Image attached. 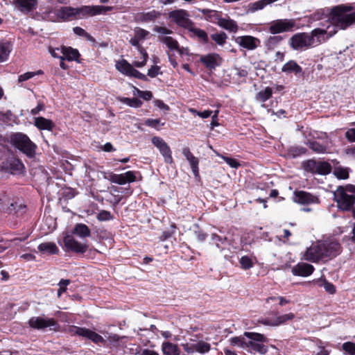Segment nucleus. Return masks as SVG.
<instances>
[{"label":"nucleus","instance_id":"obj_21","mask_svg":"<svg viewBox=\"0 0 355 355\" xmlns=\"http://www.w3.org/2000/svg\"><path fill=\"white\" fill-rule=\"evenodd\" d=\"M314 268L312 265L301 262L293 266L292 273L295 276L307 277L313 273Z\"/></svg>","mask_w":355,"mask_h":355},{"label":"nucleus","instance_id":"obj_17","mask_svg":"<svg viewBox=\"0 0 355 355\" xmlns=\"http://www.w3.org/2000/svg\"><path fill=\"white\" fill-rule=\"evenodd\" d=\"M31 327L37 329H43L46 327H55L57 323L53 318H43L41 317H32L28 320Z\"/></svg>","mask_w":355,"mask_h":355},{"label":"nucleus","instance_id":"obj_7","mask_svg":"<svg viewBox=\"0 0 355 355\" xmlns=\"http://www.w3.org/2000/svg\"><path fill=\"white\" fill-rule=\"evenodd\" d=\"M334 196L338 207L343 211L350 210L355 202V195L347 194L343 187H338Z\"/></svg>","mask_w":355,"mask_h":355},{"label":"nucleus","instance_id":"obj_30","mask_svg":"<svg viewBox=\"0 0 355 355\" xmlns=\"http://www.w3.org/2000/svg\"><path fill=\"white\" fill-rule=\"evenodd\" d=\"M217 24L224 29L229 31L236 33L238 31V26L232 19L220 18L219 21H217Z\"/></svg>","mask_w":355,"mask_h":355},{"label":"nucleus","instance_id":"obj_52","mask_svg":"<svg viewBox=\"0 0 355 355\" xmlns=\"http://www.w3.org/2000/svg\"><path fill=\"white\" fill-rule=\"evenodd\" d=\"M99 221H107L112 220L113 216L111 213L106 210H101L96 216Z\"/></svg>","mask_w":355,"mask_h":355},{"label":"nucleus","instance_id":"obj_35","mask_svg":"<svg viewBox=\"0 0 355 355\" xmlns=\"http://www.w3.org/2000/svg\"><path fill=\"white\" fill-rule=\"evenodd\" d=\"M83 338H88L96 344L105 342L101 336L87 328H85Z\"/></svg>","mask_w":355,"mask_h":355},{"label":"nucleus","instance_id":"obj_59","mask_svg":"<svg viewBox=\"0 0 355 355\" xmlns=\"http://www.w3.org/2000/svg\"><path fill=\"white\" fill-rule=\"evenodd\" d=\"M154 31L158 33L163 35H169L173 33V31L166 27L155 26L154 27Z\"/></svg>","mask_w":355,"mask_h":355},{"label":"nucleus","instance_id":"obj_55","mask_svg":"<svg viewBox=\"0 0 355 355\" xmlns=\"http://www.w3.org/2000/svg\"><path fill=\"white\" fill-rule=\"evenodd\" d=\"M225 162L226 163L230 165L232 168H237L240 166L239 162L233 158L225 157L224 155H220Z\"/></svg>","mask_w":355,"mask_h":355},{"label":"nucleus","instance_id":"obj_31","mask_svg":"<svg viewBox=\"0 0 355 355\" xmlns=\"http://www.w3.org/2000/svg\"><path fill=\"white\" fill-rule=\"evenodd\" d=\"M282 71L285 73L298 74L302 72V69L295 61L290 60L282 67Z\"/></svg>","mask_w":355,"mask_h":355},{"label":"nucleus","instance_id":"obj_56","mask_svg":"<svg viewBox=\"0 0 355 355\" xmlns=\"http://www.w3.org/2000/svg\"><path fill=\"white\" fill-rule=\"evenodd\" d=\"M142 55V57H143V60L139 62V61H135L134 62V65L136 67H144V65H146V62H147V60H148V53H146V51L144 50V49H141V52H140Z\"/></svg>","mask_w":355,"mask_h":355},{"label":"nucleus","instance_id":"obj_53","mask_svg":"<svg viewBox=\"0 0 355 355\" xmlns=\"http://www.w3.org/2000/svg\"><path fill=\"white\" fill-rule=\"evenodd\" d=\"M240 263L244 270L250 269L253 266L251 259L247 256H243L240 259Z\"/></svg>","mask_w":355,"mask_h":355},{"label":"nucleus","instance_id":"obj_10","mask_svg":"<svg viewBox=\"0 0 355 355\" xmlns=\"http://www.w3.org/2000/svg\"><path fill=\"white\" fill-rule=\"evenodd\" d=\"M291 46L295 50L308 49L313 46V37L310 33H300L293 35L291 39Z\"/></svg>","mask_w":355,"mask_h":355},{"label":"nucleus","instance_id":"obj_64","mask_svg":"<svg viewBox=\"0 0 355 355\" xmlns=\"http://www.w3.org/2000/svg\"><path fill=\"white\" fill-rule=\"evenodd\" d=\"M130 76H133L141 80L146 79V76L144 74L140 73L139 71L136 70L134 68L132 69V71L130 73Z\"/></svg>","mask_w":355,"mask_h":355},{"label":"nucleus","instance_id":"obj_49","mask_svg":"<svg viewBox=\"0 0 355 355\" xmlns=\"http://www.w3.org/2000/svg\"><path fill=\"white\" fill-rule=\"evenodd\" d=\"M342 349L348 355H355V343L352 342L344 343Z\"/></svg>","mask_w":355,"mask_h":355},{"label":"nucleus","instance_id":"obj_8","mask_svg":"<svg viewBox=\"0 0 355 355\" xmlns=\"http://www.w3.org/2000/svg\"><path fill=\"white\" fill-rule=\"evenodd\" d=\"M26 206L17 205L8 195L2 193L0 195V210L9 214H22L24 212Z\"/></svg>","mask_w":355,"mask_h":355},{"label":"nucleus","instance_id":"obj_61","mask_svg":"<svg viewBox=\"0 0 355 355\" xmlns=\"http://www.w3.org/2000/svg\"><path fill=\"white\" fill-rule=\"evenodd\" d=\"M34 75H35V73H33V72H26L24 74L20 75L18 77V81L19 83L24 82L25 80H27L31 78L32 77L34 76Z\"/></svg>","mask_w":355,"mask_h":355},{"label":"nucleus","instance_id":"obj_22","mask_svg":"<svg viewBox=\"0 0 355 355\" xmlns=\"http://www.w3.org/2000/svg\"><path fill=\"white\" fill-rule=\"evenodd\" d=\"M37 0H13V5L21 12L28 13L33 10Z\"/></svg>","mask_w":355,"mask_h":355},{"label":"nucleus","instance_id":"obj_19","mask_svg":"<svg viewBox=\"0 0 355 355\" xmlns=\"http://www.w3.org/2000/svg\"><path fill=\"white\" fill-rule=\"evenodd\" d=\"M161 12L155 10H150L147 12H139L135 16V20L141 23L155 21L161 16Z\"/></svg>","mask_w":355,"mask_h":355},{"label":"nucleus","instance_id":"obj_25","mask_svg":"<svg viewBox=\"0 0 355 355\" xmlns=\"http://www.w3.org/2000/svg\"><path fill=\"white\" fill-rule=\"evenodd\" d=\"M182 154L189 162L193 175L196 177H198L199 175L198 159L193 156L189 148H184L182 150Z\"/></svg>","mask_w":355,"mask_h":355},{"label":"nucleus","instance_id":"obj_45","mask_svg":"<svg viewBox=\"0 0 355 355\" xmlns=\"http://www.w3.org/2000/svg\"><path fill=\"white\" fill-rule=\"evenodd\" d=\"M281 36H270L266 41V46L268 49H273L282 40Z\"/></svg>","mask_w":355,"mask_h":355},{"label":"nucleus","instance_id":"obj_14","mask_svg":"<svg viewBox=\"0 0 355 355\" xmlns=\"http://www.w3.org/2000/svg\"><path fill=\"white\" fill-rule=\"evenodd\" d=\"M153 144L156 146L164 159V162L167 164H172L173 162L171 156V150L168 145L165 141L159 137H153L151 139Z\"/></svg>","mask_w":355,"mask_h":355},{"label":"nucleus","instance_id":"obj_15","mask_svg":"<svg viewBox=\"0 0 355 355\" xmlns=\"http://www.w3.org/2000/svg\"><path fill=\"white\" fill-rule=\"evenodd\" d=\"M64 243L67 250L76 253H84L88 249L86 243H81L76 241L71 235H67L64 238Z\"/></svg>","mask_w":355,"mask_h":355},{"label":"nucleus","instance_id":"obj_32","mask_svg":"<svg viewBox=\"0 0 355 355\" xmlns=\"http://www.w3.org/2000/svg\"><path fill=\"white\" fill-rule=\"evenodd\" d=\"M12 51L11 44L8 42L0 41V62L6 61Z\"/></svg>","mask_w":355,"mask_h":355},{"label":"nucleus","instance_id":"obj_58","mask_svg":"<svg viewBox=\"0 0 355 355\" xmlns=\"http://www.w3.org/2000/svg\"><path fill=\"white\" fill-rule=\"evenodd\" d=\"M323 286L327 293H329L330 294L335 293L336 288L331 283L324 280L323 282Z\"/></svg>","mask_w":355,"mask_h":355},{"label":"nucleus","instance_id":"obj_24","mask_svg":"<svg viewBox=\"0 0 355 355\" xmlns=\"http://www.w3.org/2000/svg\"><path fill=\"white\" fill-rule=\"evenodd\" d=\"M135 175L134 172L128 171L122 174H113L111 175L110 180L116 184H125L127 182H132L135 181Z\"/></svg>","mask_w":355,"mask_h":355},{"label":"nucleus","instance_id":"obj_42","mask_svg":"<svg viewBox=\"0 0 355 355\" xmlns=\"http://www.w3.org/2000/svg\"><path fill=\"white\" fill-rule=\"evenodd\" d=\"M189 31L192 32L195 35H196L198 38L202 40L205 43L208 42V35L205 31L194 27L193 24L192 25L191 28H190Z\"/></svg>","mask_w":355,"mask_h":355},{"label":"nucleus","instance_id":"obj_27","mask_svg":"<svg viewBox=\"0 0 355 355\" xmlns=\"http://www.w3.org/2000/svg\"><path fill=\"white\" fill-rule=\"evenodd\" d=\"M72 233L81 239L89 237L91 236V230L83 223H77L74 226Z\"/></svg>","mask_w":355,"mask_h":355},{"label":"nucleus","instance_id":"obj_28","mask_svg":"<svg viewBox=\"0 0 355 355\" xmlns=\"http://www.w3.org/2000/svg\"><path fill=\"white\" fill-rule=\"evenodd\" d=\"M57 51H60L62 56L68 60H76L80 56L78 50L71 47L62 46L61 49H57Z\"/></svg>","mask_w":355,"mask_h":355},{"label":"nucleus","instance_id":"obj_34","mask_svg":"<svg viewBox=\"0 0 355 355\" xmlns=\"http://www.w3.org/2000/svg\"><path fill=\"white\" fill-rule=\"evenodd\" d=\"M159 41L164 43L171 50H179V44L176 40L170 36H159Z\"/></svg>","mask_w":355,"mask_h":355},{"label":"nucleus","instance_id":"obj_3","mask_svg":"<svg viewBox=\"0 0 355 355\" xmlns=\"http://www.w3.org/2000/svg\"><path fill=\"white\" fill-rule=\"evenodd\" d=\"M9 139L12 146L28 157L35 156L37 146L31 141L26 135L21 132L12 133L10 135Z\"/></svg>","mask_w":355,"mask_h":355},{"label":"nucleus","instance_id":"obj_26","mask_svg":"<svg viewBox=\"0 0 355 355\" xmlns=\"http://www.w3.org/2000/svg\"><path fill=\"white\" fill-rule=\"evenodd\" d=\"M38 250L45 254H57L59 252L58 248L54 243L46 242L40 244L37 247Z\"/></svg>","mask_w":355,"mask_h":355},{"label":"nucleus","instance_id":"obj_44","mask_svg":"<svg viewBox=\"0 0 355 355\" xmlns=\"http://www.w3.org/2000/svg\"><path fill=\"white\" fill-rule=\"evenodd\" d=\"M211 38L218 45L223 46L226 42L227 35L224 32H220L211 35Z\"/></svg>","mask_w":355,"mask_h":355},{"label":"nucleus","instance_id":"obj_39","mask_svg":"<svg viewBox=\"0 0 355 355\" xmlns=\"http://www.w3.org/2000/svg\"><path fill=\"white\" fill-rule=\"evenodd\" d=\"M248 341L243 336L233 337L230 339V343L232 345L240 347L243 349H248Z\"/></svg>","mask_w":355,"mask_h":355},{"label":"nucleus","instance_id":"obj_9","mask_svg":"<svg viewBox=\"0 0 355 355\" xmlns=\"http://www.w3.org/2000/svg\"><path fill=\"white\" fill-rule=\"evenodd\" d=\"M181 345L187 354H193L195 352L205 354L211 349L209 343L202 340H196L193 338H191L189 341Z\"/></svg>","mask_w":355,"mask_h":355},{"label":"nucleus","instance_id":"obj_51","mask_svg":"<svg viewBox=\"0 0 355 355\" xmlns=\"http://www.w3.org/2000/svg\"><path fill=\"white\" fill-rule=\"evenodd\" d=\"M135 36L138 39L139 41L144 40L149 34L150 33L141 28L137 27L134 30Z\"/></svg>","mask_w":355,"mask_h":355},{"label":"nucleus","instance_id":"obj_12","mask_svg":"<svg viewBox=\"0 0 355 355\" xmlns=\"http://www.w3.org/2000/svg\"><path fill=\"white\" fill-rule=\"evenodd\" d=\"M169 18L179 26L189 30L193 23L189 18L188 12L184 10H176L169 12Z\"/></svg>","mask_w":355,"mask_h":355},{"label":"nucleus","instance_id":"obj_2","mask_svg":"<svg viewBox=\"0 0 355 355\" xmlns=\"http://www.w3.org/2000/svg\"><path fill=\"white\" fill-rule=\"evenodd\" d=\"M352 10V6L345 5L334 7L331 9V17H329L331 23L341 30H345L355 24V11L348 13Z\"/></svg>","mask_w":355,"mask_h":355},{"label":"nucleus","instance_id":"obj_60","mask_svg":"<svg viewBox=\"0 0 355 355\" xmlns=\"http://www.w3.org/2000/svg\"><path fill=\"white\" fill-rule=\"evenodd\" d=\"M346 138L351 142L355 141V128L349 129L345 133Z\"/></svg>","mask_w":355,"mask_h":355},{"label":"nucleus","instance_id":"obj_46","mask_svg":"<svg viewBox=\"0 0 355 355\" xmlns=\"http://www.w3.org/2000/svg\"><path fill=\"white\" fill-rule=\"evenodd\" d=\"M334 174L339 179H347L349 178V171L347 168L340 166L335 167Z\"/></svg>","mask_w":355,"mask_h":355},{"label":"nucleus","instance_id":"obj_1","mask_svg":"<svg viewBox=\"0 0 355 355\" xmlns=\"http://www.w3.org/2000/svg\"><path fill=\"white\" fill-rule=\"evenodd\" d=\"M341 252V247L336 240L318 242L307 248L304 259L311 262H318L324 259H332Z\"/></svg>","mask_w":355,"mask_h":355},{"label":"nucleus","instance_id":"obj_62","mask_svg":"<svg viewBox=\"0 0 355 355\" xmlns=\"http://www.w3.org/2000/svg\"><path fill=\"white\" fill-rule=\"evenodd\" d=\"M191 111L192 112L196 113L199 116H200L202 119L208 118L211 116L212 112L210 110H205L203 112H197L195 110L191 109Z\"/></svg>","mask_w":355,"mask_h":355},{"label":"nucleus","instance_id":"obj_16","mask_svg":"<svg viewBox=\"0 0 355 355\" xmlns=\"http://www.w3.org/2000/svg\"><path fill=\"white\" fill-rule=\"evenodd\" d=\"M200 61L207 69L213 71L221 64L223 60L217 53H209L202 55L200 58Z\"/></svg>","mask_w":355,"mask_h":355},{"label":"nucleus","instance_id":"obj_13","mask_svg":"<svg viewBox=\"0 0 355 355\" xmlns=\"http://www.w3.org/2000/svg\"><path fill=\"white\" fill-rule=\"evenodd\" d=\"M1 167L3 171L14 175L22 173L24 169V166L21 160L13 157L3 161Z\"/></svg>","mask_w":355,"mask_h":355},{"label":"nucleus","instance_id":"obj_57","mask_svg":"<svg viewBox=\"0 0 355 355\" xmlns=\"http://www.w3.org/2000/svg\"><path fill=\"white\" fill-rule=\"evenodd\" d=\"M318 162L315 160H309L304 164V168L306 171H311V173H315L316 170Z\"/></svg>","mask_w":355,"mask_h":355},{"label":"nucleus","instance_id":"obj_5","mask_svg":"<svg viewBox=\"0 0 355 355\" xmlns=\"http://www.w3.org/2000/svg\"><path fill=\"white\" fill-rule=\"evenodd\" d=\"M338 28L330 22L326 28H317L310 33V37H313V46H318L326 42L329 38L338 32Z\"/></svg>","mask_w":355,"mask_h":355},{"label":"nucleus","instance_id":"obj_50","mask_svg":"<svg viewBox=\"0 0 355 355\" xmlns=\"http://www.w3.org/2000/svg\"><path fill=\"white\" fill-rule=\"evenodd\" d=\"M85 328L78 327L76 326H71L68 329V332L71 336H78L83 337L85 333Z\"/></svg>","mask_w":355,"mask_h":355},{"label":"nucleus","instance_id":"obj_4","mask_svg":"<svg viewBox=\"0 0 355 355\" xmlns=\"http://www.w3.org/2000/svg\"><path fill=\"white\" fill-rule=\"evenodd\" d=\"M88 6L81 8H72L70 6L61 7L56 11L57 16L64 21L71 20L77 18H83L88 15Z\"/></svg>","mask_w":355,"mask_h":355},{"label":"nucleus","instance_id":"obj_20","mask_svg":"<svg viewBox=\"0 0 355 355\" xmlns=\"http://www.w3.org/2000/svg\"><path fill=\"white\" fill-rule=\"evenodd\" d=\"M306 144L315 153H329V142L327 138L322 143L315 140H307Z\"/></svg>","mask_w":355,"mask_h":355},{"label":"nucleus","instance_id":"obj_18","mask_svg":"<svg viewBox=\"0 0 355 355\" xmlns=\"http://www.w3.org/2000/svg\"><path fill=\"white\" fill-rule=\"evenodd\" d=\"M293 199L295 202L301 205L319 203V199L317 196L304 191H295Z\"/></svg>","mask_w":355,"mask_h":355},{"label":"nucleus","instance_id":"obj_23","mask_svg":"<svg viewBox=\"0 0 355 355\" xmlns=\"http://www.w3.org/2000/svg\"><path fill=\"white\" fill-rule=\"evenodd\" d=\"M236 42L242 47L248 50H253L257 47V43L259 40L250 35L238 37L236 39Z\"/></svg>","mask_w":355,"mask_h":355},{"label":"nucleus","instance_id":"obj_33","mask_svg":"<svg viewBox=\"0 0 355 355\" xmlns=\"http://www.w3.org/2000/svg\"><path fill=\"white\" fill-rule=\"evenodd\" d=\"M162 351L166 355H179L180 350L178 346L173 343L166 342L162 344Z\"/></svg>","mask_w":355,"mask_h":355},{"label":"nucleus","instance_id":"obj_38","mask_svg":"<svg viewBox=\"0 0 355 355\" xmlns=\"http://www.w3.org/2000/svg\"><path fill=\"white\" fill-rule=\"evenodd\" d=\"M90 9L88 10V15L94 16L98 14H101L103 12L110 11L112 9V7L110 6H88Z\"/></svg>","mask_w":355,"mask_h":355},{"label":"nucleus","instance_id":"obj_37","mask_svg":"<svg viewBox=\"0 0 355 355\" xmlns=\"http://www.w3.org/2000/svg\"><path fill=\"white\" fill-rule=\"evenodd\" d=\"M331 171V166L327 162H318L315 173L327 175Z\"/></svg>","mask_w":355,"mask_h":355},{"label":"nucleus","instance_id":"obj_29","mask_svg":"<svg viewBox=\"0 0 355 355\" xmlns=\"http://www.w3.org/2000/svg\"><path fill=\"white\" fill-rule=\"evenodd\" d=\"M34 123L40 130H51L54 127V123L51 120L42 116L35 118Z\"/></svg>","mask_w":355,"mask_h":355},{"label":"nucleus","instance_id":"obj_11","mask_svg":"<svg viewBox=\"0 0 355 355\" xmlns=\"http://www.w3.org/2000/svg\"><path fill=\"white\" fill-rule=\"evenodd\" d=\"M295 27H296L295 19H277L270 24L268 30L270 33L277 34L292 31Z\"/></svg>","mask_w":355,"mask_h":355},{"label":"nucleus","instance_id":"obj_40","mask_svg":"<svg viewBox=\"0 0 355 355\" xmlns=\"http://www.w3.org/2000/svg\"><path fill=\"white\" fill-rule=\"evenodd\" d=\"M330 17H331V10H329V9L327 8V9H321V10L316 11L313 15L312 17H313V19H314L315 21L322 19L325 17H328V21H329V23L330 24V19H329Z\"/></svg>","mask_w":355,"mask_h":355},{"label":"nucleus","instance_id":"obj_47","mask_svg":"<svg viewBox=\"0 0 355 355\" xmlns=\"http://www.w3.org/2000/svg\"><path fill=\"white\" fill-rule=\"evenodd\" d=\"M272 92L270 87H266L263 91H261L257 94V98L262 102H265L272 96Z\"/></svg>","mask_w":355,"mask_h":355},{"label":"nucleus","instance_id":"obj_54","mask_svg":"<svg viewBox=\"0 0 355 355\" xmlns=\"http://www.w3.org/2000/svg\"><path fill=\"white\" fill-rule=\"evenodd\" d=\"M69 279H61L58 283L60 286L58 291V295L60 297L61 295L67 291V286L70 284Z\"/></svg>","mask_w":355,"mask_h":355},{"label":"nucleus","instance_id":"obj_63","mask_svg":"<svg viewBox=\"0 0 355 355\" xmlns=\"http://www.w3.org/2000/svg\"><path fill=\"white\" fill-rule=\"evenodd\" d=\"M159 71V67L158 66H152L150 69L148 71V76L151 78L155 77Z\"/></svg>","mask_w":355,"mask_h":355},{"label":"nucleus","instance_id":"obj_43","mask_svg":"<svg viewBox=\"0 0 355 355\" xmlns=\"http://www.w3.org/2000/svg\"><path fill=\"white\" fill-rule=\"evenodd\" d=\"M119 101L132 107H139L142 104V102L136 98H129L125 97H121L119 98Z\"/></svg>","mask_w":355,"mask_h":355},{"label":"nucleus","instance_id":"obj_48","mask_svg":"<svg viewBox=\"0 0 355 355\" xmlns=\"http://www.w3.org/2000/svg\"><path fill=\"white\" fill-rule=\"evenodd\" d=\"M295 318V315L292 313L279 315L275 318V323L277 326L284 324L288 320H291Z\"/></svg>","mask_w":355,"mask_h":355},{"label":"nucleus","instance_id":"obj_41","mask_svg":"<svg viewBox=\"0 0 355 355\" xmlns=\"http://www.w3.org/2000/svg\"><path fill=\"white\" fill-rule=\"evenodd\" d=\"M201 12L204 15H207V19L211 21L213 23L217 24V21H219L220 19V17L219 16L218 12L215 10H211L208 9H202L201 10Z\"/></svg>","mask_w":355,"mask_h":355},{"label":"nucleus","instance_id":"obj_36","mask_svg":"<svg viewBox=\"0 0 355 355\" xmlns=\"http://www.w3.org/2000/svg\"><path fill=\"white\" fill-rule=\"evenodd\" d=\"M116 67L119 71L128 76H130L132 69L134 68L125 60L117 62L116 63Z\"/></svg>","mask_w":355,"mask_h":355},{"label":"nucleus","instance_id":"obj_6","mask_svg":"<svg viewBox=\"0 0 355 355\" xmlns=\"http://www.w3.org/2000/svg\"><path fill=\"white\" fill-rule=\"evenodd\" d=\"M243 336L250 339V340L248 341V349L259 352L261 354H264L267 352L268 347L263 344V343H266L268 340L264 335L259 333L246 331L244 333Z\"/></svg>","mask_w":355,"mask_h":355}]
</instances>
